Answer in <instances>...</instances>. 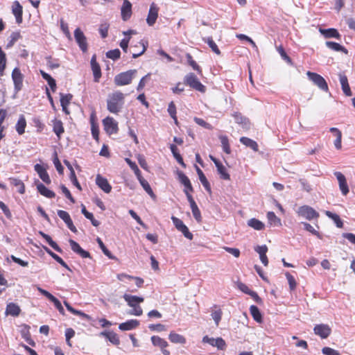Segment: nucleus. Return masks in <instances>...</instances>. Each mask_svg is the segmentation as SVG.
<instances>
[{
  "label": "nucleus",
  "instance_id": "61",
  "mask_svg": "<svg viewBox=\"0 0 355 355\" xmlns=\"http://www.w3.org/2000/svg\"><path fill=\"white\" fill-rule=\"evenodd\" d=\"M125 162L128 163L130 167L134 171L135 174L136 175L137 178L141 175V171L135 162H132L129 158H126Z\"/></svg>",
  "mask_w": 355,
  "mask_h": 355
},
{
  "label": "nucleus",
  "instance_id": "44",
  "mask_svg": "<svg viewBox=\"0 0 355 355\" xmlns=\"http://www.w3.org/2000/svg\"><path fill=\"white\" fill-rule=\"evenodd\" d=\"M167 111H168L169 115L171 116V117L174 120L175 124L178 125L176 106L173 101H171L169 103Z\"/></svg>",
  "mask_w": 355,
  "mask_h": 355
},
{
  "label": "nucleus",
  "instance_id": "7",
  "mask_svg": "<svg viewBox=\"0 0 355 355\" xmlns=\"http://www.w3.org/2000/svg\"><path fill=\"white\" fill-rule=\"evenodd\" d=\"M150 340L154 346L161 349L164 355H171L170 351L166 349L168 346V343L166 340L158 336H153L150 338Z\"/></svg>",
  "mask_w": 355,
  "mask_h": 355
},
{
  "label": "nucleus",
  "instance_id": "50",
  "mask_svg": "<svg viewBox=\"0 0 355 355\" xmlns=\"http://www.w3.org/2000/svg\"><path fill=\"white\" fill-rule=\"evenodd\" d=\"M216 166L217 168L218 173H219L221 179L225 180H230V174L227 173L226 168L223 165V164L221 162L219 163Z\"/></svg>",
  "mask_w": 355,
  "mask_h": 355
},
{
  "label": "nucleus",
  "instance_id": "47",
  "mask_svg": "<svg viewBox=\"0 0 355 355\" xmlns=\"http://www.w3.org/2000/svg\"><path fill=\"white\" fill-rule=\"evenodd\" d=\"M64 304L65 305L67 309L69 311H70L71 313H73L76 315H79L81 318H85V319L90 318L89 315H88L87 314H86L80 311H78V310L73 309L67 302L64 301Z\"/></svg>",
  "mask_w": 355,
  "mask_h": 355
},
{
  "label": "nucleus",
  "instance_id": "32",
  "mask_svg": "<svg viewBox=\"0 0 355 355\" xmlns=\"http://www.w3.org/2000/svg\"><path fill=\"white\" fill-rule=\"evenodd\" d=\"M325 44L328 48L333 51H340L345 53V55L348 54V50L345 47H344L343 46L340 45L337 42L327 41Z\"/></svg>",
  "mask_w": 355,
  "mask_h": 355
},
{
  "label": "nucleus",
  "instance_id": "11",
  "mask_svg": "<svg viewBox=\"0 0 355 355\" xmlns=\"http://www.w3.org/2000/svg\"><path fill=\"white\" fill-rule=\"evenodd\" d=\"M177 174L179 181L184 187V193H192L193 192V188L189 178L183 172L180 171L177 172Z\"/></svg>",
  "mask_w": 355,
  "mask_h": 355
},
{
  "label": "nucleus",
  "instance_id": "64",
  "mask_svg": "<svg viewBox=\"0 0 355 355\" xmlns=\"http://www.w3.org/2000/svg\"><path fill=\"white\" fill-rule=\"evenodd\" d=\"M322 352L324 355H340L338 351L329 347H323L322 349Z\"/></svg>",
  "mask_w": 355,
  "mask_h": 355
},
{
  "label": "nucleus",
  "instance_id": "56",
  "mask_svg": "<svg viewBox=\"0 0 355 355\" xmlns=\"http://www.w3.org/2000/svg\"><path fill=\"white\" fill-rule=\"evenodd\" d=\"M285 275H286V279L288 280L290 290L291 291L295 290L296 288V286H297V282L295 281V277L288 272H286Z\"/></svg>",
  "mask_w": 355,
  "mask_h": 355
},
{
  "label": "nucleus",
  "instance_id": "24",
  "mask_svg": "<svg viewBox=\"0 0 355 355\" xmlns=\"http://www.w3.org/2000/svg\"><path fill=\"white\" fill-rule=\"evenodd\" d=\"M123 297L127 302L128 305L130 307L135 306L136 305L143 302L144 300V297H142L131 295L126 293L123 295Z\"/></svg>",
  "mask_w": 355,
  "mask_h": 355
},
{
  "label": "nucleus",
  "instance_id": "49",
  "mask_svg": "<svg viewBox=\"0 0 355 355\" xmlns=\"http://www.w3.org/2000/svg\"><path fill=\"white\" fill-rule=\"evenodd\" d=\"M202 40L207 43L209 46L211 48L213 52H214L217 55H220L221 52L220 49H218V46L214 41L212 37H208L206 38H203Z\"/></svg>",
  "mask_w": 355,
  "mask_h": 355
},
{
  "label": "nucleus",
  "instance_id": "8",
  "mask_svg": "<svg viewBox=\"0 0 355 355\" xmlns=\"http://www.w3.org/2000/svg\"><path fill=\"white\" fill-rule=\"evenodd\" d=\"M159 8L155 3H152L150 6L149 11L146 18V23L148 26H153L157 18Z\"/></svg>",
  "mask_w": 355,
  "mask_h": 355
},
{
  "label": "nucleus",
  "instance_id": "18",
  "mask_svg": "<svg viewBox=\"0 0 355 355\" xmlns=\"http://www.w3.org/2000/svg\"><path fill=\"white\" fill-rule=\"evenodd\" d=\"M58 215L59 217L64 220L66 223L68 228L73 232L76 233L77 232L76 227L74 226L73 221L69 214V213L66 211L58 210Z\"/></svg>",
  "mask_w": 355,
  "mask_h": 355
},
{
  "label": "nucleus",
  "instance_id": "16",
  "mask_svg": "<svg viewBox=\"0 0 355 355\" xmlns=\"http://www.w3.org/2000/svg\"><path fill=\"white\" fill-rule=\"evenodd\" d=\"M334 175L338 181L339 188L343 196H346L349 193V190L345 175L339 171L335 172Z\"/></svg>",
  "mask_w": 355,
  "mask_h": 355
},
{
  "label": "nucleus",
  "instance_id": "46",
  "mask_svg": "<svg viewBox=\"0 0 355 355\" xmlns=\"http://www.w3.org/2000/svg\"><path fill=\"white\" fill-rule=\"evenodd\" d=\"M219 139L220 141L223 151L227 154H230L231 153V148H230V145L229 143V139H228L227 136L220 135V136H219Z\"/></svg>",
  "mask_w": 355,
  "mask_h": 355
},
{
  "label": "nucleus",
  "instance_id": "31",
  "mask_svg": "<svg viewBox=\"0 0 355 355\" xmlns=\"http://www.w3.org/2000/svg\"><path fill=\"white\" fill-rule=\"evenodd\" d=\"M240 142L245 146L250 148L255 152L259 150V146L257 143L250 138L242 137L240 138Z\"/></svg>",
  "mask_w": 355,
  "mask_h": 355
},
{
  "label": "nucleus",
  "instance_id": "40",
  "mask_svg": "<svg viewBox=\"0 0 355 355\" xmlns=\"http://www.w3.org/2000/svg\"><path fill=\"white\" fill-rule=\"evenodd\" d=\"M40 234L46 240V241L49 244V245L53 248L55 251L58 252H62V249L59 247V245L51 239V237L42 232H40Z\"/></svg>",
  "mask_w": 355,
  "mask_h": 355
},
{
  "label": "nucleus",
  "instance_id": "59",
  "mask_svg": "<svg viewBox=\"0 0 355 355\" xmlns=\"http://www.w3.org/2000/svg\"><path fill=\"white\" fill-rule=\"evenodd\" d=\"M96 241L103 252L110 259H114V257L112 255L110 251L106 248L102 240L100 238H97Z\"/></svg>",
  "mask_w": 355,
  "mask_h": 355
},
{
  "label": "nucleus",
  "instance_id": "34",
  "mask_svg": "<svg viewBox=\"0 0 355 355\" xmlns=\"http://www.w3.org/2000/svg\"><path fill=\"white\" fill-rule=\"evenodd\" d=\"M168 339L173 343L185 344L187 340L184 336L171 331L168 335Z\"/></svg>",
  "mask_w": 355,
  "mask_h": 355
},
{
  "label": "nucleus",
  "instance_id": "10",
  "mask_svg": "<svg viewBox=\"0 0 355 355\" xmlns=\"http://www.w3.org/2000/svg\"><path fill=\"white\" fill-rule=\"evenodd\" d=\"M202 343H209L213 347H216L218 349L224 350L226 348V343L222 338H209L208 336H205L202 338Z\"/></svg>",
  "mask_w": 355,
  "mask_h": 355
},
{
  "label": "nucleus",
  "instance_id": "9",
  "mask_svg": "<svg viewBox=\"0 0 355 355\" xmlns=\"http://www.w3.org/2000/svg\"><path fill=\"white\" fill-rule=\"evenodd\" d=\"M104 129L109 135L115 134L118 132V125L112 117L107 116L103 120Z\"/></svg>",
  "mask_w": 355,
  "mask_h": 355
},
{
  "label": "nucleus",
  "instance_id": "14",
  "mask_svg": "<svg viewBox=\"0 0 355 355\" xmlns=\"http://www.w3.org/2000/svg\"><path fill=\"white\" fill-rule=\"evenodd\" d=\"M148 46V42H144V40H141L137 42V44L131 46L132 49V58H137L140 55H143L146 51Z\"/></svg>",
  "mask_w": 355,
  "mask_h": 355
},
{
  "label": "nucleus",
  "instance_id": "42",
  "mask_svg": "<svg viewBox=\"0 0 355 355\" xmlns=\"http://www.w3.org/2000/svg\"><path fill=\"white\" fill-rule=\"evenodd\" d=\"M45 251L53 259H55L58 263H59L62 266H63L64 268L69 270V268L68 266V265L64 261V260L60 257H59L58 254H56L55 253H54L53 252H52L50 249H49L48 248L46 247H44V248Z\"/></svg>",
  "mask_w": 355,
  "mask_h": 355
},
{
  "label": "nucleus",
  "instance_id": "12",
  "mask_svg": "<svg viewBox=\"0 0 355 355\" xmlns=\"http://www.w3.org/2000/svg\"><path fill=\"white\" fill-rule=\"evenodd\" d=\"M23 78L24 76L21 73L20 69L18 67H15L12 72V79L14 83L15 89L17 91L21 89L23 86Z\"/></svg>",
  "mask_w": 355,
  "mask_h": 355
},
{
  "label": "nucleus",
  "instance_id": "63",
  "mask_svg": "<svg viewBox=\"0 0 355 355\" xmlns=\"http://www.w3.org/2000/svg\"><path fill=\"white\" fill-rule=\"evenodd\" d=\"M303 225H304V229L306 231H308L310 233H311L312 234L316 236L319 239H321V236H320V233L317 230H315L312 225H311L309 223H303Z\"/></svg>",
  "mask_w": 355,
  "mask_h": 355
},
{
  "label": "nucleus",
  "instance_id": "48",
  "mask_svg": "<svg viewBox=\"0 0 355 355\" xmlns=\"http://www.w3.org/2000/svg\"><path fill=\"white\" fill-rule=\"evenodd\" d=\"M248 225L256 230H262L265 227V225L257 218H251L248 220Z\"/></svg>",
  "mask_w": 355,
  "mask_h": 355
},
{
  "label": "nucleus",
  "instance_id": "62",
  "mask_svg": "<svg viewBox=\"0 0 355 355\" xmlns=\"http://www.w3.org/2000/svg\"><path fill=\"white\" fill-rule=\"evenodd\" d=\"M193 120L198 125H199L207 130L213 129V127L210 123L206 122L204 119H202L201 118L194 117Z\"/></svg>",
  "mask_w": 355,
  "mask_h": 355
},
{
  "label": "nucleus",
  "instance_id": "15",
  "mask_svg": "<svg viewBox=\"0 0 355 355\" xmlns=\"http://www.w3.org/2000/svg\"><path fill=\"white\" fill-rule=\"evenodd\" d=\"M132 3L128 0H123L121 8V18L124 21H128L132 16Z\"/></svg>",
  "mask_w": 355,
  "mask_h": 355
},
{
  "label": "nucleus",
  "instance_id": "2",
  "mask_svg": "<svg viewBox=\"0 0 355 355\" xmlns=\"http://www.w3.org/2000/svg\"><path fill=\"white\" fill-rule=\"evenodd\" d=\"M136 73V69H130L117 74L114 78V84L116 86H123L130 84Z\"/></svg>",
  "mask_w": 355,
  "mask_h": 355
},
{
  "label": "nucleus",
  "instance_id": "57",
  "mask_svg": "<svg viewBox=\"0 0 355 355\" xmlns=\"http://www.w3.org/2000/svg\"><path fill=\"white\" fill-rule=\"evenodd\" d=\"M191 209L193 216L195 218V219L196 220V221L198 223H200L202 221V216H201V212H200L197 204L195 205H193V206L191 207Z\"/></svg>",
  "mask_w": 355,
  "mask_h": 355
},
{
  "label": "nucleus",
  "instance_id": "37",
  "mask_svg": "<svg viewBox=\"0 0 355 355\" xmlns=\"http://www.w3.org/2000/svg\"><path fill=\"white\" fill-rule=\"evenodd\" d=\"M250 312L252 318L257 322L261 323L263 321L262 315L259 308L255 305H252L250 307Z\"/></svg>",
  "mask_w": 355,
  "mask_h": 355
},
{
  "label": "nucleus",
  "instance_id": "28",
  "mask_svg": "<svg viewBox=\"0 0 355 355\" xmlns=\"http://www.w3.org/2000/svg\"><path fill=\"white\" fill-rule=\"evenodd\" d=\"M21 313L20 307L15 303L10 302L7 304L6 315L17 317Z\"/></svg>",
  "mask_w": 355,
  "mask_h": 355
},
{
  "label": "nucleus",
  "instance_id": "51",
  "mask_svg": "<svg viewBox=\"0 0 355 355\" xmlns=\"http://www.w3.org/2000/svg\"><path fill=\"white\" fill-rule=\"evenodd\" d=\"M81 211L83 214L85 216V217L91 221L92 224L94 226L98 227L100 225V222L94 218L93 214L89 212L84 205H83L82 207Z\"/></svg>",
  "mask_w": 355,
  "mask_h": 355
},
{
  "label": "nucleus",
  "instance_id": "29",
  "mask_svg": "<svg viewBox=\"0 0 355 355\" xmlns=\"http://www.w3.org/2000/svg\"><path fill=\"white\" fill-rule=\"evenodd\" d=\"M37 189L42 196L48 198H53L55 196V193L53 191L49 189L42 183L37 184Z\"/></svg>",
  "mask_w": 355,
  "mask_h": 355
},
{
  "label": "nucleus",
  "instance_id": "19",
  "mask_svg": "<svg viewBox=\"0 0 355 355\" xmlns=\"http://www.w3.org/2000/svg\"><path fill=\"white\" fill-rule=\"evenodd\" d=\"M91 67L94 75V80L98 83L101 77V69L100 65L96 62V55H94L91 59Z\"/></svg>",
  "mask_w": 355,
  "mask_h": 355
},
{
  "label": "nucleus",
  "instance_id": "17",
  "mask_svg": "<svg viewBox=\"0 0 355 355\" xmlns=\"http://www.w3.org/2000/svg\"><path fill=\"white\" fill-rule=\"evenodd\" d=\"M12 12L15 17L16 22L21 24L23 20V7L18 1L12 2Z\"/></svg>",
  "mask_w": 355,
  "mask_h": 355
},
{
  "label": "nucleus",
  "instance_id": "33",
  "mask_svg": "<svg viewBox=\"0 0 355 355\" xmlns=\"http://www.w3.org/2000/svg\"><path fill=\"white\" fill-rule=\"evenodd\" d=\"M329 131L332 132L334 136L336 137L334 141V146L336 149L340 150L342 148L341 141H342V132L336 128H331Z\"/></svg>",
  "mask_w": 355,
  "mask_h": 355
},
{
  "label": "nucleus",
  "instance_id": "39",
  "mask_svg": "<svg viewBox=\"0 0 355 355\" xmlns=\"http://www.w3.org/2000/svg\"><path fill=\"white\" fill-rule=\"evenodd\" d=\"M10 184L15 187L18 192L21 194L25 193V185L24 183L19 179L17 178H10Z\"/></svg>",
  "mask_w": 355,
  "mask_h": 355
},
{
  "label": "nucleus",
  "instance_id": "6",
  "mask_svg": "<svg viewBox=\"0 0 355 355\" xmlns=\"http://www.w3.org/2000/svg\"><path fill=\"white\" fill-rule=\"evenodd\" d=\"M74 38L83 53L87 52L88 44L87 37L80 28H77L75 29Z\"/></svg>",
  "mask_w": 355,
  "mask_h": 355
},
{
  "label": "nucleus",
  "instance_id": "4",
  "mask_svg": "<svg viewBox=\"0 0 355 355\" xmlns=\"http://www.w3.org/2000/svg\"><path fill=\"white\" fill-rule=\"evenodd\" d=\"M306 75L309 77V80H311L314 83V85L318 86L320 89L324 92L328 91V85L324 78L322 76L317 73L311 71H307Z\"/></svg>",
  "mask_w": 355,
  "mask_h": 355
},
{
  "label": "nucleus",
  "instance_id": "20",
  "mask_svg": "<svg viewBox=\"0 0 355 355\" xmlns=\"http://www.w3.org/2000/svg\"><path fill=\"white\" fill-rule=\"evenodd\" d=\"M34 169L44 182L47 184H51V181L50 177L46 171V169L43 166L37 164L35 165Z\"/></svg>",
  "mask_w": 355,
  "mask_h": 355
},
{
  "label": "nucleus",
  "instance_id": "13",
  "mask_svg": "<svg viewBox=\"0 0 355 355\" xmlns=\"http://www.w3.org/2000/svg\"><path fill=\"white\" fill-rule=\"evenodd\" d=\"M315 334L319 336L321 338H327L331 333V329L328 324H316L313 328Z\"/></svg>",
  "mask_w": 355,
  "mask_h": 355
},
{
  "label": "nucleus",
  "instance_id": "23",
  "mask_svg": "<svg viewBox=\"0 0 355 355\" xmlns=\"http://www.w3.org/2000/svg\"><path fill=\"white\" fill-rule=\"evenodd\" d=\"M339 78L343 92L345 94V96H352V92L351 91L347 76L344 73H340Z\"/></svg>",
  "mask_w": 355,
  "mask_h": 355
},
{
  "label": "nucleus",
  "instance_id": "22",
  "mask_svg": "<svg viewBox=\"0 0 355 355\" xmlns=\"http://www.w3.org/2000/svg\"><path fill=\"white\" fill-rule=\"evenodd\" d=\"M96 183L106 193H109L112 190V186L107 180L99 174L96 176Z\"/></svg>",
  "mask_w": 355,
  "mask_h": 355
},
{
  "label": "nucleus",
  "instance_id": "1",
  "mask_svg": "<svg viewBox=\"0 0 355 355\" xmlns=\"http://www.w3.org/2000/svg\"><path fill=\"white\" fill-rule=\"evenodd\" d=\"M125 103V94L120 91H115L110 94L107 98V109L114 114H118L123 107Z\"/></svg>",
  "mask_w": 355,
  "mask_h": 355
},
{
  "label": "nucleus",
  "instance_id": "54",
  "mask_svg": "<svg viewBox=\"0 0 355 355\" xmlns=\"http://www.w3.org/2000/svg\"><path fill=\"white\" fill-rule=\"evenodd\" d=\"M276 49L284 60H285L288 64H292V60L287 55L282 45L276 46Z\"/></svg>",
  "mask_w": 355,
  "mask_h": 355
},
{
  "label": "nucleus",
  "instance_id": "26",
  "mask_svg": "<svg viewBox=\"0 0 355 355\" xmlns=\"http://www.w3.org/2000/svg\"><path fill=\"white\" fill-rule=\"evenodd\" d=\"M195 168H196L197 174L198 175L199 180H200V182L202 183V184L203 185V187H205V190L207 192L211 193V189L210 184H209V181L207 180L206 176L205 175L204 173L197 165H195Z\"/></svg>",
  "mask_w": 355,
  "mask_h": 355
},
{
  "label": "nucleus",
  "instance_id": "43",
  "mask_svg": "<svg viewBox=\"0 0 355 355\" xmlns=\"http://www.w3.org/2000/svg\"><path fill=\"white\" fill-rule=\"evenodd\" d=\"M186 58L188 64L193 68V70L196 71L198 74L201 75L202 73V69L193 59L192 55L190 53L186 54Z\"/></svg>",
  "mask_w": 355,
  "mask_h": 355
},
{
  "label": "nucleus",
  "instance_id": "3",
  "mask_svg": "<svg viewBox=\"0 0 355 355\" xmlns=\"http://www.w3.org/2000/svg\"><path fill=\"white\" fill-rule=\"evenodd\" d=\"M184 83L201 93L206 92L205 86L200 82L198 77L193 73H189L185 76Z\"/></svg>",
  "mask_w": 355,
  "mask_h": 355
},
{
  "label": "nucleus",
  "instance_id": "36",
  "mask_svg": "<svg viewBox=\"0 0 355 355\" xmlns=\"http://www.w3.org/2000/svg\"><path fill=\"white\" fill-rule=\"evenodd\" d=\"M267 218L270 225L275 227L282 226L281 219L273 211H268L267 213Z\"/></svg>",
  "mask_w": 355,
  "mask_h": 355
},
{
  "label": "nucleus",
  "instance_id": "60",
  "mask_svg": "<svg viewBox=\"0 0 355 355\" xmlns=\"http://www.w3.org/2000/svg\"><path fill=\"white\" fill-rule=\"evenodd\" d=\"M121 52L119 49H116L113 50L108 51L106 53L107 58L112 59L113 60H116L120 58Z\"/></svg>",
  "mask_w": 355,
  "mask_h": 355
},
{
  "label": "nucleus",
  "instance_id": "45",
  "mask_svg": "<svg viewBox=\"0 0 355 355\" xmlns=\"http://www.w3.org/2000/svg\"><path fill=\"white\" fill-rule=\"evenodd\" d=\"M6 55L0 46V77L4 75V71L6 67Z\"/></svg>",
  "mask_w": 355,
  "mask_h": 355
},
{
  "label": "nucleus",
  "instance_id": "5",
  "mask_svg": "<svg viewBox=\"0 0 355 355\" xmlns=\"http://www.w3.org/2000/svg\"><path fill=\"white\" fill-rule=\"evenodd\" d=\"M297 214L309 220L319 218V214L311 207L303 205L298 208Z\"/></svg>",
  "mask_w": 355,
  "mask_h": 355
},
{
  "label": "nucleus",
  "instance_id": "27",
  "mask_svg": "<svg viewBox=\"0 0 355 355\" xmlns=\"http://www.w3.org/2000/svg\"><path fill=\"white\" fill-rule=\"evenodd\" d=\"M53 131L55 132L58 139L61 138V135L64 132L63 123L61 120L54 119L52 121Z\"/></svg>",
  "mask_w": 355,
  "mask_h": 355
},
{
  "label": "nucleus",
  "instance_id": "55",
  "mask_svg": "<svg viewBox=\"0 0 355 355\" xmlns=\"http://www.w3.org/2000/svg\"><path fill=\"white\" fill-rule=\"evenodd\" d=\"M73 96L71 94H60V105L62 107L68 106L71 101Z\"/></svg>",
  "mask_w": 355,
  "mask_h": 355
},
{
  "label": "nucleus",
  "instance_id": "41",
  "mask_svg": "<svg viewBox=\"0 0 355 355\" xmlns=\"http://www.w3.org/2000/svg\"><path fill=\"white\" fill-rule=\"evenodd\" d=\"M324 214L327 216L334 220L338 228H342L343 227V222L338 214H334L330 211H325Z\"/></svg>",
  "mask_w": 355,
  "mask_h": 355
},
{
  "label": "nucleus",
  "instance_id": "21",
  "mask_svg": "<svg viewBox=\"0 0 355 355\" xmlns=\"http://www.w3.org/2000/svg\"><path fill=\"white\" fill-rule=\"evenodd\" d=\"M71 250L79 254L83 258H89L90 254L89 252L83 250L80 245L75 241L70 239L69 241Z\"/></svg>",
  "mask_w": 355,
  "mask_h": 355
},
{
  "label": "nucleus",
  "instance_id": "30",
  "mask_svg": "<svg viewBox=\"0 0 355 355\" xmlns=\"http://www.w3.org/2000/svg\"><path fill=\"white\" fill-rule=\"evenodd\" d=\"M320 32L325 38H336L340 39V35L336 28L320 29Z\"/></svg>",
  "mask_w": 355,
  "mask_h": 355
},
{
  "label": "nucleus",
  "instance_id": "52",
  "mask_svg": "<svg viewBox=\"0 0 355 355\" xmlns=\"http://www.w3.org/2000/svg\"><path fill=\"white\" fill-rule=\"evenodd\" d=\"M26 121L24 116H21L16 124V130L19 135H22L25 132Z\"/></svg>",
  "mask_w": 355,
  "mask_h": 355
},
{
  "label": "nucleus",
  "instance_id": "53",
  "mask_svg": "<svg viewBox=\"0 0 355 355\" xmlns=\"http://www.w3.org/2000/svg\"><path fill=\"white\" fill-rule=\"evenodd\" d=\"M214 309H217L214 310L211 313V317L215 322L216 326H218L220 321L222 318L223 312L218 307L217 305L214 306Z\"/></svg>",
  "mask_w": 355,
  "mask_h": 355
},
{
  "label": "nucleus",
  "instance_id": "38",
  "mask_svg": "<svg viewBox=\"0 0 355 355\" xmlns=\"http://www.w3.org/2000/svg\"><path fill=\"white\" fill-rule=\"evenodd\" d=\"M101 335L107 338L112 344L119 345L120 344V340L118 335L113 331H105L102 332Z\"/></svg>",
  "mask_w": 355,
  "mask_h": 355
},
{
  "label": "nucleus",
  "instance_id": "25",
  "mask_svg": "<svg viewBox=\"0 0 355 355\" xmlns=\"http://www.w3.org/2000/svg\"><path fill=\"white\" fill-rule=\"evenodd\" d=\"M139 325V322L137 320L132 319L127 320L125 322L121 323L119 328L121 331H129L136 329Z\"/></svg>",
  "mask_w": 355,
  "mask_h": 355
},
{
  "label": "nucleus",
  "instance_id": "58",
  "mask_svg": "<svg viewBox=\"0 0 355 355\" xmlns=\"http://www.w3.org/2000/svg\"><path fill=\"white\" fill-rule=\"evenodd\" d=\"M21 37V35L19 32H13L11 33L10 36V41L8 42L6 47L10 48Z\"/></svg>",
  "mask_w": 355,
  "mask_h": 355
},
{
  "label": "nucleus",
  "instance_id": "35",
  "mask_svg": "<svg viewBox=\"0 0 355 355\" xmlns=\"http://www.w3.org/2000/svg\"><path fill=\"white\" fill-rule=\"evenodd\" d=\"M138 180L139 181L141 185L142 186L143 189L146 191V192L153 198H155V195L153 191V189L150 187V185L148 182L146 180H145L142 175L139 177Z\"/></svg>",
  "mask_w": 355,
  "mask_h": 355
}]
</instances>
